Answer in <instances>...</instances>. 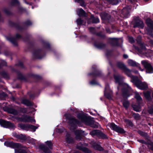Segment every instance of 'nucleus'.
Returning a JSON list of instances; mask_svg holds the SVG:
<instances>
[{"instance_id": "nucleus-5", "label": "nucleus", "mask_w": 153, "mask_h": 153, "mask_svg": "<svg viewBox=\"0 0 153 153\" xmlns=\"http://www.w3.org/2000/svg\"><path fill=\"white\" fill-rule=\"evenodd\" d=\"M4 145L7 147H9L15 149V153L16 152L17 148L21 147V145L19 143H14L12 142H6L4 143Z\"/></svg>"}, {"instance_id": "nucleus-19", "label": "nucleus", "mask_w": 153, "mask_h": 153, "mask_svg": "<svg viewBox=\"0 0 153 153\" xmlns=\"http://www.w3.org/2000/svg\"><path fill=\"white\" fill-rule=\"evenodd\" d=\"M16 152V153L19 152V153H27L26 151L22 148V146L21 145V147L17 148Z\"/></svg>"}, {"instance_id": "nucleus-1", "label": "nucleus", "mask_w": 153, "mask_h": 153, "mask_svg": "<svg viewBox=\"0 0 153 153\" xmlns=\"http://www.w3.org/2000/svg\"><path fill=\"white\" fill-rule=\"evenodd\" d=\"M132 82L135 84L136 86L139 88L144 90L148 88V85L145 82H142L140 81L139 80L137 79H135L133 80Z\"/></svg>"}, {"instance_id": "nucleus-12", "label": "nucleus", "mask_w": 153, "mask_h": 153, "mask_svg": "<svg viewBox=\"0 0 153 153\" xmlns=\"http://www.w3.org/2000/svg\"><path fill=\"white\" fill-rule=\"evenodd\" d=\"M146 23L149 28L153 29V22L151 20L149 19H147Z\"/></svg>"}, {"instance_id": "nucleus-25", "label": "nucleus", "mask_w": 153, "mask_h": 153, "mask_svg": "<svg viewBox=\"0 0 153 153\" xmlns=\"http://www.w3.org/2000/svg\"><path fill=\"white\" fill-rule=\"evenodd\" d=\"M22 103L27 106L30 105H31V102L27 100H24L22 101Z\"/></svg>"}, {"instance_id": "nucleus-24", "label": "nucleus", "mask_w": 153, "mask_h": 153, "mask_svg": "<svg viewBox=\"0 0 153 153\" xmlns=\"http://www.w3.org/2000/svg\"><path fill=\"white\" fill-rule=\"evenodd\" d=\"M66 140L68 143H70L73 141V139L69 135H67L66 136Z\"/></svg>"}, {"instance_id": "nucleus-38", "label": "nucleus", "mask_w": 153, "mask_h": 153, "mask_svg": "<svg viewBox=\"0 0 153 153\" xmlns=\"http://www.w3.org/2000/svg\"><path fill=\"white\" fill-rule=\"evenodd\" d=\"M19 126L22 129H24L25 127V126L23 124H20L19 125Z\"/></svg>"}, {"instance_id": "nucleus-37", "label": "nucleus", "mask_w": 153, "mask_h": 153, "mask_svg": "<svg viewBox=\"0 0 153 153\" xmlns=\"http://www.w3.org/2000/svg\"><path fill=\"white\" fill-rule=\"evenodd\" d=\"M30 128L34 130V131H35V130L37 128V127H36L32 125L30 126Z\"/></svg>"}, {"instance_id": "nucleus-16", "label": "nucleus", "mask_w": 153, "mask_h": 153, "mask_svg": "<svg viewBox=\"0 0 153 153\" xmlns=\"http://www.w3.org/2000/svg\"><path fill=\"white\" fill-rule=\"evenodd\" d=\"M136 25L140 28H143L144 27V24L142 21L138 20L136 23Z\"/></svg>"}, {"instance_id": "nucleus-7", "label": "nucleus", "mask_w": 153, "mask_h": 153, "mask_svg": "<svg viewBox=\"0 0 153 153\" xmlns=\"http://www.w3.org/2000/svg\"><path fill=\"white\" fill-rule=\"evenodd\" d=\"M78 121L73 118H71L69 120V125L71 126L70 128L73 129L76 127V124H78Z\"/></svg>"}, {"instance_id": "nucleus-41", "label": "nucleus", "mask_w": 153, "mask_h": 153, "mask_svg": "<svg viewBox=\"0 0 153 153\" xmlns=\"http://www.w3.org/2000/svg\"><path fill=\"white\" fill-rule=\"evenodd\" d=\"M90 83L92 85H94L96 84V82L94 81H91L90 82Z\"/></svg>"}, {"instance_id": "nucleus-47", "label": "nucleus", "mask_w": 153, "mask_h": 153, "mask_svg": "<svg viewBox=\"0 0 153 153\" xmlns=\"http://www.w3.org/2000/svg\"><path fill=\"white\" fill-rule=\"evenodd\" d=\"M123 57L125 58H127L128 57V56L127 55H123Z\"/></svg>"}, {"instance_id": "nucleus-44", "label": "nucleus", "mask_w": 153, "mask_h": 153, "mask_svg": "<svg viewBox=\"0 0 153 153\" xmlns=\"http://www.w3.org/2000/svg\"><path fill=\"white\" fill-rule=\"evenodd\" d=\"M16 38H19L20 37V35L19 34H16Z\"/></svg>"}, {"instance_id": "nucleus-46", "label": "nucleus", "mask_w": 153, "mask_h": 153, "mask_svg": "<svg viewBox=\"0 0 153 153\" xmlns=\"http://www.w3.org/2000/svg\"><path fill=\"white\" fill-rule=\"evenodd\" d=\"M139 133L142 135H144L143 134V132L141 131H139Z\"/></svg>"}, {"instance_id": "nucleus-43", "label": "nucleus", "mask_w": 153, "mask_h": 153, "mask_svg": "<svg viewBox=\"0 0 153 153\" xmlns=\"http://www.w3.org/2000/svg\"><path fill=\"white\" fill-rule=\"evenodd\" d=\"M89 29L92 32L94 30V28L93 27H91L89 28Z\"/></svg>"}, {"instance_id": "nucleus-42", "label": "nucleus", "mask_w": 153, "mask_h": 153, "mask_svg": "<svg viewBox=\"0 0 153 153\" xmlns=\"http://www.w3.org/2000/svg\"><path fill=\"white\" fill-rule=\"evenodd\" d=\"M125 85V86L127 87L128 89H131V88L129 86H128V85L126 84Z\"/></svg>"}, {"instance_id": "nucleus-4", "label": "nucleus", "mask_w": 153, "mask_h": 153, "mask_svg": "<svg viewBox=\"0 0 153 153\" xmlns=\"http://www.w3.org/2000/svg\"><path fill=\"white\" fill-rule=\"evenodd\" d=\"M108 126H109L111 129L118 132L120 133H124L125 132L123 128L119 127L114 123L108 124Z\"/></svg>"}, {"instance_id": "nucleus-8", "label": "nucleus", "mask_w": 153, "mask_h": 153, "mask_svg": "<svg viewBox=\"0 0 153 153\" xmlns=\"http://www.w3.org/2000/svg\"><path fill=\"white\" fill-rule=\"evenodd\" d=\"M21 120L25 122H35V121L34 119L31 117L27 116H24L22 117Z\"/></svg>"}, {"instance_id": "nucleus-32", "label": "nucleus", "mask_w": 153, "mask_h": 153, "mask_svg": "<svg viewBox=\"0 0 153 153\" xmlns=\"http://www.w3.org/2000/svg\"><path fill=\"white\" fill-rule=\"evenodd\" d=\"M105 95L106 97H107L108 99H110L111 98V94H108L107 93H106V91L105 92Z\"/></svg>"}, {"instance_id": "nucleus-51", "label": "nucleus", "mask_w": 153, "mask_h": 153, "mask_svg": "<svg viewBox=\"0 0 153 153\" xmlns=\"http://www.w3.org/2000/svg\"><path fill=\"white\" fill-rule=\"evenodd\" d=\"M123 96L124 97H126V96L125 95V94L124 93H123Z\"/></svg>"}, {"instance_id": "nucleus-18", "label": "nucleus", "mask_w": 153, "mask_h": 153, "mask_svg": "<svg viewBox=\"0 0 153 153\" xmlns=\"http://www.w3.org/2000/svg\"><path fill=\"white\" fill-rule=\"evenodd\" d=\"M132 106L135 111L139 112L140 111V107L139 105L137 106L135 105H132Z\"/></svg>"}, {"instance_id": "nucleus-22", "label": "nucleus", "mask_w": 153, "mask_h": 153, "mask_svg": "<svg viewBox=\"0 0 153 153\" xmlns=\"http://www.w3.org/2000/svg\"><path fill=\"white\" fill-rule=\"evenodd\" d=\"M77 13L79 16H84L85 14V12L82 9H78Z\"/></svg>"}, {"instance_id": "nucleus-39", "label": "nucleus", "mask_w": 153, "mask_h": 153, "mask_svg": "<svg viewBox=\"0 0 153 153\" xmlns=\"http://www.w3.org/2000/svg\"><path fill=\"white\" fill-rule=\"evenodd\" d=\"M129 40L131 42H134V40L133 39V38L132 37H129Z\"/></svg>"}, {"instance_id": "nucleus-33", "label": "nucleus", "mask_w": 153, "mask_h": 153, "mask_svg": "<svg viewBox=\"0 0 153 153\" xmlns=\"http://www.w3.org/2000/svg\"><path fill=\"white\" fill-rule=\"evenodd\" d=\"M16 137L18 138L22 139H23L25 138V137L22 134L17 135L16 136Z\"/></svg>"}, {"instance_id": "nucleus-10", "label": "nucleus", "mask_w": 153, "mask_h": 153, "mask_svg": "<svg viewBox=\"0 0 153 153\" xmlns=\"http://www.w3.org/2000/svg\"><path fill=\"white\" fill-rule=\"evenodd\" d=\"M128 63L129 65L130 66L138 67L139 69L141 71L143 70L139 66V64L138 63H137L132 60H129L128 61Z\"/></svg>"}, {"instance_id": "nucleus-31", "label": "nucleus", "mask_w": 153, "mask_h": 153, "mask_svg": "<svg viewBox=\"0 0 153 153\" xmlns=\"http://www.w3.org/2000/svg\"><path fill=\"white\" fill-rule=\"evenodd\" d=\"M115 79L117 82H119L120 79V76H115Z\"/></svg>"}, {"instance_id": "nucleus-3", "label": "nucleus", "mask_w": 153, "mask_h": 153, "mask_svg": "<svg viewBox=\"0 0 153 153\" xmlns=\"http://www.w3.org/2000/svg\"><path fill=\"white\" fill-rule=\"evenodd\" d=\"M141 63L146 69V73H152L153 72V70L152 66L147 62L143 60L141 61Z\"/></svg>"}, {"instance_id": "nucleus-14", "label": "nucleus", "mask_w": 153, "mask_h": 153, "mask_svg": "<svg viewBox=\"0 0 153 153\" xmlns=\"http://www.w3.org/2000/svg\"><path fill=\"white\" fill-rule=\"evenodd\" d=\"M93 146L94 149L96 150L101 151L102 150V148L97 143H93Z\"/></svg>"}, {"instance_id": "nucleus-35", "label": "nucleus", "mask_w": 153, "mask_h": 153, "mask_svg": "<svg viewBox=\"0 0 153 153\" xmlns=\"http://www.w3.org/2000/svg\"><path fill=\"white\" fill-rule=\"evenodd\" d=\"M17 4H19V2L17 0H13L12 1L11 3L12 5H13Z\"/></svg>"}, {"instance_id": "nucleus-52", "label": "nucleus", "mask_w": 153, "mask_h": 153, "mask_svg": "<svg viewBox=\"0 0 153 153\" xmlns=\"http://www.w3.org/2000/svg\"><path fill=\"white\" fill-rule=\"evenodd\" d=\"M139 38L140 39H141V36H139Z\"/></svg>"}, {"instance_id": "nucleus-53", "label": "nucleus", "mask_w": 153, "mask_h": 153, "mask_svg": "<svg viewBox=\"0 0 153 153\" xmlns=\"http://www.w3.org/2000/svg\"><path fill=\"white\" fill-rule=\"evenodd\" d=\"M135 72V73H137L138 72H137V71H136Z\"/></svg>"}, {"instance_id": "nucleus-45", "label": "nucleus", "mask_w": 153, "mask_h": 153, "mask_svg": "<svg viewBox=\"0 0 153 153\" xmlns=\"http://www.w3.org/2000/svg\"><path fill=\"white\" fill-rule=\"evenodd\" d=\"M75 2H80L83 0H75Z\"/></svg>"}, {"instance_id": "nucleus-21", "label": "nucleus", "mask_w": 153, "mask_h": 153, "mask_svg": "<svg viewBox=\"0 0 153 153\" xmlns=\"http://www.w3.org/2000/svg\"><path fill=\"white\" fill-rule=\"evenodd\" d=\"M150 92V91H147L146 92L144 93V94L145 97L147 100H149L151 98Z\"/></svg>"}, {"instance_id": "nucleus-29", "label": "nucleus", "mask_w": 153, "mask_h": 153, "mask_svg": "<svg viewBox=\"0 0 153 153\" xmlns=\"http://www.w3.org/2000/svg\"><path fill=\"white\" fill-rule=\"evenodd\" d=\"M118 2V0H111L110 3L112 5H116Z\"/></svg>"}, {"instance_id": "nucleus-17", "label": "nucleus", "mask_w": 153, "mask_h": 153, "mask_svg": "<svg viewBox=\"0 0 153 153\" xmlns=\"http://www.w3.org/2000/svg\"><path fill=\"white\" fill-rule=\"evenodd\" d=\"M76 147L78 149L82 150L85 152L87 153L89 152V150L88 149L86 148H83L82 146H77Z\"/></svg>"}, {"instance_id": "nucleus-26", "label": "nucleus", "mask_w": 153, "mask_h": 153, "mask_svg": "<svg viewBox=\"0 0 153 153\" xmlns=\"http://www.w3.org/2000/svg\"><path fill=\"white\" fill-rule=\"evenodd\" d=\"M91 19L92 21V22L94 23H97L99 22V19L97 17L94 18L92 17Z\"/></svg>"}, {"instance_id": "nucleus-28", "label": "nucleus", "mask_w": 153, "mask_h": 153, "mask_svg": "<svg viewBox=\"0 0 153 153\" xmlns=\"http://www.w3.org/2000/svg\"><path fill=\"white\" fill-rule=\"evenodd\" d=\"M133 117L136 119L138 120L140 118V116L138 114H133Z\"/></svg>"}, {"instance_id": "nucleus-54", "label": "nucleus", "mask_w": 153, "mask_h": 153, "mask_svg": "<svg viewBox=\"0 0 153 153\" xmlns=\"http://www.w3.org/2000/svg\"><path fill=\"white\" fill-rule=\"evenodd\" d=\"M78 153L77 152H75V153Z\"/></svg>"}, {"instance_id": "nucleus-6", "label": "nucleus", "mask_w": 153, "mask_h": 153, "mask_svg": "<svg viewBox=\"0 0 153 153\" xmlns=\"http://www.w3.org/2000/svg\"><path fill=\"white\" fill-rule=\"evenodd\" d=\"M0 124L1 126L5 128L9 127L12 128L14 127V126L13 124L9 122L6 121L4 120H1Z\"/></svg>"}, {"instance_id": "nucleus-20", "label": "nucleus", "mask_w": 153, "mask_h": 153, "mask_svg": "<svg viewBox=\"0 0 153 153\" xmlns=\"http://www.w3.org/2000/svg\"><path fill=\"white\" fill-rule=\"evenodd\" d=\"M135 98L139 102H140L142 101V99L138 93H135Z\"/></svg>"}, {"instance_id": "nucleus-2", "label": "nucleus", "mask_w": 153, "mask_h": 153, "mask_svg": "<svg viewBox=\"0 0 153 153\" xmlns=\"http://www.w3.org/2000/svg\"><path fill=\"white\" fill-rule=\"evenodd\" d=\"M78 117L79 119H81L82 121L84 122L86 124L89 125L91 126L94 128L97 127V126L93 123L91 119L86 118L83 115H81L80 116L78 114Z\"/></svg>"}, {"instance_id": "nucleus-55", "label": "nucleus", "mask_w": 153, "mask_h": 153, "mask_svg": "<svg viewBox=\"0 0 153 153\" xmlns=\"http://www.w3.org/2000/svg\"><path fill=\"white\" fill-rule=\"evenodd\" d=\"M152 97H153V94H152Z\"/></svg>"}, {"instance_id": "nucleus-48", "label": "nucleus", "mask_w": 153, "mask_h": 153, "mask_svg": "<svg viewBox=\"0 0 153 153\" xmlns=\"http://www.w3.org/2000/svg\"><path fill=\"white\" fill-rule=\"evenodd\" d=\"M101 134L102 135V138H106V136L105 134Z\"/></svg>"}, {"instance_id": "nucleus-15", "label": "nucleus", "mask_w": 153, "mask_h": 153, "mask_svg": "<svg viewBox=\"0 0 153 153\" xmlns=\"http://www.w3.org/2000/svg\"><path fill=\"white\" fill-rule=\"evenodd\" d=\"M75 133L76 135V139L80 140L81 138L80 134H82L81 131L79 130H77L75 131Z\"/></svg>"}, {"instance_id": "nucleus-11", "label": "nucleus", "mask_w": 153, "mask_h": 153, "mask_svg": "<svg viewBox=\"0 0 153 153\" xmlns=\"http://www.w3.org/2000/svg\"><path fill=\"white\" fill-rule=\"evenodd\" d=\"M39 148V149L42 150L44 153H51L50 150L47 149L45 146L43 144L40 145Z\"/></svg>"}, {"instance_id": "nucleus-40", "label": "nucleus", "mask_w": 153, "mask_h": 153, "mask_svg": "<svg viewBox=\"0 0 153 153\" xmlns=\"http://www.w3.org/2000/svg\"><path fill=\"white\" fill-rule=\"evenodd\" d=\"M79 3H80V5L81 6H83L84 5V2L83 0L81 2H79Z\"/></svg>"}, {"instance_id": "nucleus-13", "label": "nucleus", "mask_w": 153, "mask_h": 153, "mask_svg": "<svg viewBox=\"0 0 153 153\" xmlns=\"http://www.w3.org/2000/svg\"><path fill=\"white\" fill-rule=\"evenodd\" d=\"M123 106L126 109L130 105V103L127 100H124L122 101Z\"/></svg>"}, {"instance_id": "nucleus-49", "label": "nucleus", "mask_w": 153, "mask_h": 153, "mask_svg": "<svg viewBox=\"0 0 153 153\" xmlns=\"http://www.w3.org/2000/svg\"><path fill=\"white\" fill-rule=\"evenodd\" d=\"M127 11V9H126V8H124L123 9V12H124L126 11Z\"/></svg>"}, {"instance_id": "nucleus-27", "label": "nucleus", "mask_w": 153, "mask_h": 153, "mask_svg": "<svg viewBox=\"0 0 153 153\" xmlns=\"http://www.w3.org/2000/svg\"><path fill=\"white\" fill-rule=\"evenodd\" d=\"M46 144L49 148H51V147L52 146V142L51 141H47L46 142Z\"/></svg>"}, {"instance_id": "nucleus-9", "label": "nucleus", "mask_w": 153, "mask_h": 153, "mask_svg": "<svg viewBox=\"0 0 153 153\" xmlns=\"http://www.w3.org/2000/svg\"><path fill=\"white\" fill-rule=\"evenodd\" d=\"M123 71L126 74H127L128 76L130 77L132 79V81L135 79H137V77L131 75V71L128 69L126 67L125 68H124Z\"/></svg>"}, {"instance_id": "nucleus-50", "label": "nucleus", "mask_w": 153, "mask_h": 153, "mask_svg": "<svg viewBox=\"0 0 153 153\" xmlns=\"http://www.w3.org/2000/svg\"><path fill=\"white\" fill-rule=\"evenodd\" d=\"M150 43L151 44L153 45V41L151 40L150 41Z\"/></svg>"}, {"instance_id": "nucleus-30", "label": "nucleus", "mask_w": 153, "mask_h": 153, "mask_svg": "<svg viewBox=\"0 0 153 153\" xmlns=\"http://www.w3.org/2000/svg\"><path fill=\"white\" fill-rule=\"evenodd\" d=\"M76 22L78 25H81L83 22V21L80 19H78L76 20Z\"/></svg>"}, {"instance_id": "nucleus-23", "label": "nucleus", "mask_w": 153, "mask_h": 153, "mask_svg": "<svg viewBox=\"0 0 153 153\" xmlns=\"http://www.w3.org/2000/svg\"><path fill=\"white\" fill-rule=\"evenodd\" d=\"M117 66L119 68L122 69L123 70L125 68L126 66L122 63L118 62L117 63Z\"/></svg>"}, {"instance_id": "nucleus-34", "label": "nucleus", "mask_w": 153, "mask_h": 153, "mask_svg": "<svg viewBox=\"0 0 153 153\" xmlns=\"http://www.w3.org/2000/svg\"><path fill=\"white\" fill-rule=\"evenodd\" d=\"M99 131L97 130H95L90 133V134L92 135L96 134Z\"/></svg>"}, {"instance_id": "nucleus-36", "label": "nucleus", "mask_w": 153, "mask_h": 153, "mask_svg": "<svg viewBox=\"0 0 153 153\" xmlns=\"http://www.w3.org/2000/svg\"><path fill=\"white\" fill-rule=\"evenodd\" d=\"M125 122L129 126H131L132 125V123L130 120H125Z\"/></svg>"}]
</instances>
